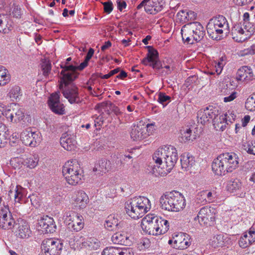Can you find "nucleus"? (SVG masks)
<instances>
[{
	"mask_svg": "<svg viewBox=\"0 0 255 255\" xmlns=\"http://www.w3.org/2000/svg\"><path fill=\"white\" fill-rule=\"evenodd\" d=\"M239 166V157L233 152H227L219 155L212 164L213 172L218 175L231 173Z\"/></svg>",
	"mask_w": 255,
	"mask_h": 255,
	"instance_id": "1",
	"label": "nucleus"
},
{
	"mask_svg": "<svg viewBox=\"0 0 255 255\" xmlns=\"http://www.w3.org/2000/svg\"><path fill=\"white\" fill-rule=\"evenodd\" d=\"M142 230L149 235L157 236L163 234L169 230V223L154 214L146 215L141 222Z\"/></svg>",
	"mask_w": 255,
	"mask_h": 255,
	"instance_id": "2",
	"label": "nucleus"
},
{
	"mask_svg": "<svg viewBox=\"0 0 255 255\" xmlns=\"http://www.w3.org/2000/svg\"><path fill=\"white\" fill-rule=\"evenodd\" d=\"M156 161H161V159H164L161 170L160 172L161 176H164L169 173L174 167L178 159L176 149L172 145H166L158 148L155 151Z\"/></svg>",
	"mask_w": 255,
	"mask_h": 255,
	"instance_id": "3",
	"label": "nucleus"
},
{
	"mask_svg": "<svg viewBox=\"0 0 255 255\" xmlns=\"http://www.w3.org/2000/svg\"><path fill=\"white\" fill-rule=\"evenodd\" d=\"M150 208V202L144 196L134 197L127 201L125 204L127 214L134 219L142 217Z\"/></svg>",
	"mask_w": 255,
	"mask_h": 255,
	"instance_id": "4",
	"label": "nucleus"
},
{
	"mask_svg": "<svg viewBox=\"0 0 255 255\" xmlns=\"http://www.w3.org/2000/svg\"><path fill=\"white\" fill-rule=\"evenodd\" d=\"M162 209L171 212H179L186 207V200L181 193L172 191L166 192L160 198Z\"/></svg>",
	"mask_w": 255,
	"mask_h": 255,
	"instance_id": "5",
	"label": "nucleus"
},
{
	"mask_svg": "<svg viewBox=\"0 0 255 255\" xmlns=\"http://www.w3.org/2000/svg\"><path fill=\"white\" fill-rule=\"evenodd\" d=\"M209 36L213 39L218 40L230 32L229 24L227 18L219 15L210 19L207 25Z\"/></svg>",
	"mask_w": 255,
	"mask_h": 255,
	"instance_id": "6",
	"label": "nucleus"
},
{
	"mask_svg": "<svg viewBox=\"0 0 255 255\" xmlns=\"http://www.w3.org/2000/svg\"><path fill=\"white\" fill-rule=\"evenodd\" d=\"M181 33L183 41L187 44H193L200 41L205 35V30L198 22L187 23L182 26Z\"/></svg>",
	"mask_w": 255,
	"mask_h": 255,
	"instance_id": "7",
	"label": "nucleus"
},
{
	"mask_svg": "<svg viewBox=\"0 0 255 255\" xmlns=\"http://www.w3.org/2000/svg\"><path fill=\"white\" fill-rule=\"evenodd\" d=\"M62 173L67 183L75 186L80 184L84 175L80 166L76 161H68L63 166Z\"/></svg>",
	"mask_w": 255,
	"mask_h": 255,
	"instance_id": "8",
	"label": "nucleus"
},
{
	"mask_svg": "<svg viewBox=\"0 0 255 255\" xmlns=\"http://www.w3.org/2000/svg\"><path fill=\"white\" fill-rule=\"evenodd\" d=\"M71 60V57H68L65 62H63L60 64V67L62 69L60 72L59 80L61 88L63 84H67L69 82L73 81L79 75V73L75 72V66L69 63Z\"/></svg>",
	"mask_w": 255,
	"mask_h": 255,
	"instance_id": "9",
	"label": "nucleus"
},
{
	"mask_svg": "<svg viewBox=\"0 0 255 255\" xmlns=\"http://www.w3.org/2000/svg\"><path fill=\"white\" fill-rule=\"evenodd\" d=\"M64 222L68 228L72 231L79 232L84 227L83 217L73 211L66 213Z\"/></svg>",
	"mask_w": 255,
	"mask_h": 255,
	"instance_id": "10",
	"label": "nucleus"
},
{
	"mask_svg": "<svg viewBox=\"0 0 255 255\" xmlns=\"http://www.w3.org/2000/svg\"><path fill=\"white\" fill-rule=\"evenodd\" d=\"M216 214L215 208L211 206H205L200 210L197 218L201 226H211L215 223Z\"/></svg>",
	"mask_w": 255,
	"mask_h": 255,
	"instance_id": "11",
	"label": "nucleus"
},
{
	"mask_svg": "<svg viewBox=\"0 0 255 255\" xmlns=\"http://www.w3.org/2000/svg\"><path fill=\"white\" fill-rule=\"evenodd\" d=\"M73 248L75 250L86 249L88 250H95L100 246V242L95 238H85L82 236L78 235L74 237Z\"/></svg>",
	"mask_w": 255,
	"mask_h": 255,
	"instance_id": "12",
	"label": "nucleus"
},
{
	"mask_svg": "<svg viewBox=\"0 0 255 255\" xmlns=\"http://www.w3.org/2000/svg\"><path fill=\"white\" fill-rule=\"evenodd\" d=\"M3 116L7 121L13 123L20 122L25 117L23 110L15 104H10L6 108Z\"/></svg>",
	"mask_w": 255,
	"mask_h": 255,
	"instance_id": "13",
	"label": "nucleus"
},
{
	"mask_svg": "<svg viewBox=\"0 0 255 255\" xmlns=\"http://www.w3.org/2000/svg\"><path fill=\"white\" fill-rule=\"evenodd\" d=\"M248 26L247 28L242 23L235 24L231 30L233 39L237 42H243L249 38L254 31L250 24Z\"/></svg>",
	"mask_w": 255,
	"mask_h": 255,
	"instance_id": "14",
	"label": "nucleus"
},
{
	"mask_svg": "<svg viewBox=\"0 0 255 255\" xmlns=\"http://www.w3.org/2000/svg\"><path fill=\"white\" fill-rule=\"evenodd\" d=\"M62 248V244L60 241L51 238L44 240L41 245L44 255H59V252Z\"/></svg>",
	"mask_w": 255,
	"mask_h": 255,
	"instance_id": "15",
	"label": "nucleus"
},
{
	"mask_svg": "<svg viewBox=\"0 0 255 255\" xmlns=\"http://www.w3.org/2000/svg\"><path fill=\"white\" fill-rule=\"evenodd\" d=\"M69 82L67 84H63L62 87L59 89L62 90V93L65 98L67 99L71 103H78L80 102L78 88L72 83Z\"/></svg>",
	"mask_w": 255,
	"mask_h": 255,
	"instance_id": "16",
	"label": "nucleus"
},
{
	"mask_svg": "<svg viewBox=\"0 0 255 255\" xmlns=\"http://www.w3.org/2000/svg\"><path fill=\"white\" fill-rule=\"evenodd\" d=\"M15 221L10 213L9 208L4 206L0 210V228L9 230L14 227Z\"/></svg>",
	"mask_w": 255,
	"mask_h": 255,
	"instance_id": "17",
	"label": "nucleus"
},
{
	"mask_svg": "<svg viewBox=\"0 0 255 255\" xmlns=\"http://www.w3.org/2000/svg\"><path fill=\"white\" fill-rule=\"evenodd\" d=\"M20 138L23 144L31 147L36 146L41 140L38 134L32 131L30 128L26 129L21 133Z\"/></svg>",
	"mask_w": 255,
	"mask_h": 255,
	"instance_id": "18",
	"label": "nucleus"
},
{
	"mask_svg": "<svg viewBox=\"0 0 255 255\" xmlns=\"http://www.w3.org/2000/svg\"><path fill=\"white\" fill-rule=\"evenodd\" d=\"M172 243L173 247L179 250L186 249L191 244L189 235L181 232L174 235L172 240H169V244Z\"/></svg>",
	"mask_w": 255,
	"mask_h": 255,
	"instance_id": "19",
	"label": "nucleus"
},
{
	"mask_svg": "<svg viewBox=\"0 0 255 255\" xmlns=\"http://www.w3.org/2000/svg\"><path fill=\"white\" fill-rule=\"evenodd\" d=\"M255 74L251 67L244 66L240 67L237 72L236 79L238 81L247 84L253 81Z\"/></svg>",
	"mask_w": 255,
	"mask_h": 255,
	"instance_id": "20",
	"label": "nucleus"
},
{
	"mask_svg": "<svg viewBox=\"0 0 255 255\" xmlns=\"http://www.w3.org/2000/svg\"><path fill=\"white\" fill-rule=\"evenodd\" d=\"M89 202V197L82 190L75 192L72 197L71 204L75 208L82 209L85 208Z\"/></svg>",
	"mask_w": 255,
	"mask_h": 255,
	"instance_id": "21",
	"label": "nucleus"
},
{
	"mask_svg": "<svg viewBox=\"0 0 255 255\" xmlns=\"http://www.w3.org/2000/svg\"><path fill=\"white\" fill-rule=\"evenodd\" d=\"M218 198L217 193L215 189L202 190L198 193L197 200L202 204L213 203Z\"/></svg>",
	"mask_w": 255,
	"mask_h": 255,
	"instance_id": "22",
	"label": "nucleus"
},
{
	"mask_svg": "<svg viewBox=\"0 0 255 255\" xmlns=\"http://www.w3.org/2000/svg\"><path fill=\"white\" fill-rule=\"evenodd\" d=\"M149 135V132L145 125L141 123L136 126H134L132 128L130 136L135 141H140L146 138Z\"/></svg>",
	"mask_w": 255,
	"mask_h": 255,
	"instance_id": "23",
	"label": "nucleus"
},
{
	"mask_svg": "<svg viewBox=\"0 0 255 255\" xmlns=\"http://www.w3.org/2000/svg\"><path fill=\"white\" fill-rule=\"evenodd\" d=\"M59 92L53 93L49 100V106L53 112L58 115L65 113L64 107L59 101Z\"/></svg>",
	"mask_w": 255,
	"mask_h": 255,
	"instance_id": "24",
	"label": "nucleus"
},
{
	"mask_svg": "<svg viewBox=\"0 0 255 255\" xmlns=\"http://www.w3.org/2000/svg\"><path fill=\"white\" fill-rule=\"evenodd\" d=\"M61 146L68 151L75 150L77 147L75 136L68 133H64L60 140Z\"/></svg>",
	"mask_w": 255,
	"mask_h": 255,
	"instance_id": "25",
	"label": "nucleus"
},
{
	"mask_svg": "<svg viewBox=\"0 0 255 255\" xmlns=\"http://www.w3.org/2000/svg\"><path fill=\"white\" fill-rule=\"evenodd\" d=\"M15 227V233L18 238L26 239L30 237L31 231L28 224L25 221H18Z\"/></svg>",
	"mask_w": 255,
	"mask_h": 255,
	"instance_id": "26",
	"label": "nucleus"
},
{
	"mask_svg": "<svg viewBox=\"0 0 255 255\" xmlns=\"http://www.w3.org/2000/svg\"><path fill=\"white\" fill-rule=\"evenodd\" d=\"M215 116L216 110L213 107H209L205 109H201L197 114L198 122L202 125H205L210 120L214 118Z\"/></svg>",
	"mask_w": 255,
	"mask_h": 255,
	"instance_id": "27",
	"label": "nucleus"
},
{
	"mask_svg": "<svg viewBox=\"0 0 255 255\" xmlns=\"http://www.w3.org/2000/svg\"><path fill=\"white\" fill-rule=\"evenodd\" d=\"M38 226L42 232L46 233H53L55 231L56 225L52 218L48 216L42 217L38 221Z\"/></svg>",
	"mask_w": 255,
	"mask_h": 255,
	"instance_id": "28",
	"label": "nucleus"
},
{
	"mask_svg": "<svg viewBox=\"0 0 255 255\" xmlns=\"http://www.w3.org/2000/svg\"><path fill=\"white\" fill-rule=\"evenodd\" d=\"M148 63H150L149 65L154 69H159L160 68V63L158 61V52L153 48H149L147 57L143 59L142 63L147 65Z\"/></svg>",
	"mask_w": 255,
	"mask_h": 255,
	"instance_id": "29",
	"label": "nucleus"
},
{
	"mask_svg": "<svg viewBox=\"0 0 255 255\" xmlns=\"http://www.w3.org/2000/svg\"><path fill=\"white\" fill-rule=\"evenodd\" d=\"M226 63V57L225 56H221L219 60L211 63L210 71H208V73L210 75H214L216 73L217 75H219L222 73Z\"/></svg>",
	"mask_w": 255,
	"mask_h": 255,
	"instance_id": "30",
	"label": "nucleus"
},
{
	"mask_svg": "<svg viewBox=\"0 0 255 255\" xmlns=\"http://www.w3.org/2000/svg\"><path fill=\"white\" fill-rule=\"evenodd\" d=\"M112 164L109 160L105 158L102 159L93 168V171L97 175H101L109 172L112 169Z\"/></svg>",
	"mask_w": 255,
	"mask_h": 255,
	"instance_id": "31",
	"label": "nucleus"
},
{
	"mask_svg": "<svg viewBox=\"0 0 255 255\" xmlns=\"http://www.w3.org/2000/svg\"><path fill=\"white\" fill-rule=\"evenodd\" d=\"M129 237V235L126 232H117L112 236V241L114 244L128 246L131 243Z\"/></svg>",
	"mask_w": 255,
	"mask_h": 255,
	"instance_id": "32",
	"label": "nucleus"
},
{
	"mask_svg": "<svg viewBox=\"0 0 255 255\" xmlns=\"http://www.w3.org/2000/svg\"><path fill=\"white\" fill-rule=\"evenodd\" d=\"M180 162L182 168L185 171L189 170L195 165L194 157L190 153L185 152L181 155Z\"/></svg>",
	"mask_w": 255,
	"mask_h": 255,
	"instance_id": "33",
	"label": "nucleus"
},
{
	"mask_svg": "<svg viewBox=\"0 0 255 255\" xmlns=\"http://www.w3.org/2000/svg\"><path fill=\"white\" fill-rule=\"evenodd\" d=\"M226 116H217L213 119V123L214 128L217 130H224L228 125L226 121Z\"/></svg>",
	"mask_w": 255,
	"mask_h": 255,
	"instance_id": "34",
	"label": "nucleus"
},
{
	"mask_svg": "<svg viewBox=\"0 0 255 255\" xmlns=\"http://www.w3.org/2000/svg\"><path fill=\"white\" fill-rule=\"evenodd\" d=\"M228 238L223 234L214 236L211 239V245L214 248L222 247L227 245Z\"/></svg>",
	"mask_w": 255,
	"mask_h": 255,
	"instance_id": "35",
	"label": "nucleus"
},
{
	"mask_svg": "<svg viewBox=\"0 0 255 255\" xmlns=\"http://www.w3.org/2000/svg\"><path fill=\"white\" fill-rule=\"evenodd\" d=\"M117 216L114 214L109 215L105 224V227L109 231H115L119 229V222Z\"/></svg>",
	"mask_w": 255,
	"mask_h": 255,
	"instance_id": "36",
	"label": "nucleus"
},
{
	"mask_svg": "<svg viewBox=\"0 0 255 255\" xmlns=\"http://www.w3.org/2000/svg\"><path fill=\"white\" fill-rule=\"evenodd\" d=\"M10 74L8 70L3 66L0 65V86H3L10 81Z\"/></svg>",
	"mask_w": 255,
	"mask_h": 255,
	"instance_id": "37",
	"label": "nucleus"
},
{
	"mask_svg": "<svg viewBox=\"0 0 255 255\" xmlns=\"http://www.w3.org/2000/svg\"><path fill=\"white\" fill-rule=\"evenodd\" d=\"M22 191L23 188L21 186H17L13 191L11 190L9 191L8 195L9 196H14L15 202L22 203L23 198Z\"/></svg>",
	"mask_w": 255,
	"mask_h": 255,
	"instance_id": "38",
	"label": "nucleus"
},
{
	"mask_svg": "<svg viewBox=\"0 0 255 255\" xmlns=\"http://www.w3.org/2000/svg\"><path fill=\"white\" fill-rule=\"evenodd\" d=\"M242 188V183L241 181L238 179L229 181L227 185L228 190L232 193L236 192L237 191L241 190Z\"/></svg>",
	"mask_w": 255,
	"mask_h": 255,
	"instance_id": "39",
	"label": "nucleus"
},
{
	"mask_svg": "<svg viewBox=\"0 0 255 255\" xmlns=\"http://www.w3.org/2000/svg\"><path fill=\"white\" fill-rule=\"evenodd\" d=\"M8 95L12 101L19 99L22 96V92L19 87L14 86L9 90Z\"/></svg>",
	"mask_w": 255,
	"mask_h": 255,
	"instance_id": "40",
	"label": "nucleus"
},
{
	"mask_svg": "<svg viewBox=\"0 0 255 255\" xmlns=\"http://www.w3.org/2000/svg\"><path fill=\"white\" fill-rule=\"evenodd\" d=\"M181 138L182 141L186 142L195 139V137L192 134L191 129L190 128H187L181 130Z\"/></svg>",
	"mask_w": 255,
	"mask_h": 255,
	"instance_id": "41",
	"label": "nucleus"
},
{
	"mask_svg": "<svg viewBox=\"0 0 255 255\" xmlns=\"http://www.w3.org/2000/svg\"><path fill=\"white\" fill-rule=\"evenodd\" d=\"M153 160L154 161L155 165L154 167L152 169V172L156 176H160V173L159 172L162 169L161 166H162V164H164V159L162 158L161 159V161L159 160V161L157 162L155 158L154 152L153 155Z\"/></svg>",
	"mask_w": 255,
	"mask_h": 255,
	"instance_id": "42",
	"label": "nucleus"
},
{
	"mask_svg": "<svg viewBox=\"0 0 255 255\" xmlns=\"http://www.w3.org/2000/svg\"><path fill=\"white\" fill-rule=\"evenodd\" d=\"M41 67L43 72V75L47 77L51 72V64L49 60L44 59L41 64Z\"/></svg>",
	"mask_w": 255,
	"mask_h": 255,
	"instance_id": "43",
	"label": "nucleus"
},
{
	"mask_svg": "<svg viewBox=\"0 0 255 255\" xmlns=\"http://www.w3.org/2000/svg\"><path fill=\"white\" fill-rule=\"evenodd\" d=\"M24 160V165L30 169L35 168L38 162V159L34 156L27 158Z\"/></svg>",
	"mask_w": 255,
	"mask_h": 255,
	"instance_id": "44",
	"label": "nucleus"
},
{
	"mask_svg": "<svg viewBox=\"0 0 255 255\" xmlns=\"http://www.w3.org/2000/svg\"><path fill=\"white\" fill-rule=\"evenodd\" d=\"M24 158L21 157H16L12 158L10 160L11 165L16 168H20L22 165H24Z\"/></svg>",
	"mask_w": 255,
	"mask_h": 255,
	"instance_id": "45",
	"label": "nucleus"
},
{
	"mask_svg": "<svg viewBox=\"0 0 255 255\" xmlns=\"http://www.w3.org/2000/svg\"><path fill=\"white\" fill-rule=\"evenodd\" d=\"M252 244V242L248 237L247 232H245L242 236L241 237L239 241V245L240 247L245 249L248 247Z\"/></svg>",
	"mask_w": 255,
	"mask_h": 255,
	"instance_id": "46",
	"label": "nucleus"
},
{
	"mask_svg": "<svg viewBox=\"0 0 255 255\" xmlns=\"http://www.w3.org/2000/svg\"><path fill=\"white\" fill-rule=\"evenodd\" d=\"M243 149L248 153L255 155V141H248L243 144Z\"/></svg>",
	"mask_w": 255,
	"mask_h": 255,
	"instance_id": "47",
	"label": "nucleus"
},
{
	"mask_svg": "<svg viewBox=\"0 0 255 255\" xmlns=\"http://www.w3.org/2000/svg\"><path fill=\"white\" fill-rule=\"evenodd\" d=\"M151 3L152 2L149 1L148 2H146L145 5V11L146 13L150 14H155L159 10V8H157L154 5H152Z\"/></svg>",
	"mask_w": 255,
	"mask_h": 255,
	"instance_id": "48",
	"label": "nucleus"
},
{
	"mask_svg": "<svg viewBox=\"0 0 255 255\" xmlns=\"http://www.w3.org/2000/svg\"><path fill=\"white\" fill-rule=\"evenodd\" d=\"M7 21L3 15L0 14V32L8 33L10 31L9 28H6Z\"/></svg>",
	"mask_w": 255,
	"mask_h": 255,
	"instance_id": "49",
	"label": "nucleus"
},
{
	"mask_svg": "<svg viewBox=\"0 0 255 255\" xmlns=\"http://www.w3.org/2000/svg\"><path fill=\"white\" fill-rule=\"evenodd\" d=\"M245 107L250 111H255V99L252 95L247 99Z\"/></svg>",
	"mask_w": 255,
	"mask_h": 255,
	"instance_id": "50",
	"label": "nucleus"
},
{
	"mask_svg": "<svg viewBox=\"0 0 255 255\" xmlns=\"http://www.w3.org/2000/svg\"><path fill=\"white\" fill-rule=\"evenodd\" d=\"M5 126L0 123V148L4 147L6 144V140L3 133L5 132Z\"/></svg>",
	"mask_w": 255,
	"mask_h": 255,
	"instance_id": "51",
	"label": "nucleus"
},
{
	"mask_svg": "<svg viewBox=\"0 0 255 255\" xmlns=\"http://www.w3.org/2000/svg\"><path fill=\"white\" fill-rule=\"evenodd\" d=\"M170 97L163 93H160L158 95L157 101L164 107L168 103L170 100Z\"/></svg>",
	"mask_w": 255,
	"mask_h": 255,
	"instance_id": "52",
	"label": "nucleus"
},
{
	"mask_svg": "<svg viewBox=\"0 0 255 255\" xmlns=\"http://www.w3.org/2000/svg\"><path fill=\"white\" fill-rule=\"evenodd\" d=\"M189 13H194V12L191 11L186 12L181 10L177 13V17L181 22H185L187 20V15H189Z\"/></svg>",
	"mask_w": 255,
	"mask_h": 255,
	"instance_id": "53",
	"label": "nucleus"
},
{
	"mask_svg": "<svg viewBox=\"0 0 255 255\" xmlns=\"http://www.w3.org/2000/svg\"><path fill=\"white\" fill-rule=\"evenodd\" d=\"M242 24H243L245 27H246L247 28L248 27V26L249 24L250 25V26L251 27L252 30L254 31L255 30V26L254 24L250 22V14L248 12H245L243 15V22L242 23Z\"/></svg>",
	"mask_w": 255,
	"mask_h": 255,
	"instance_id": "54",
	"label": "nucleus"
},
{
	"mask_svg": "<svg viewBox=\"0 0 255 255\" xmlns=\"http://www.w3.org/2000/svg\"><path fill=\"white\" fill-rule=\"evenodd\" d=\"M221 116H226V121H227V123H228V124L229 123H232L236 118V115L233 110H229Z\"/></svg>",
	"mask_w": 255,
	"mask_h": 255,
	"instance_id": "55",
	"label": "nucleus"
},
{
	"mask_svg": "<svg viewBox=\"0 0 255 255\" xmlns=\"http://www.w3.org/2000/svg\"><path fill=\"white\" fill-rule=\"evenodd\" d=\"M29 200H30L31 205L35 208H37L39 206L40 199L39 197L36 195L32 194L30 195L27 199V202H28Z\"/></svg>",
	"mask_w": 255,
	"mask_h": 255,
	"instance_id": "56",
	"label": "nucleus"
},
{
	"mask_svg": "<svg viewBox=\"0 0 255 255\" xmlns=\"http://www.w3.org/2000/svg\"><path fill=\"white\" fill-rule=\"evenodd\" d=\"M104 6V11L107 14L110 13L113 10V4L111 1L102 3Z\"/></svg>",
	"mask_w": 255,
	"mask_h": 255,
	"instance_id": "57",
	"label": "nucleus"
},
{
	"mask_svg": "<svg viewBox=\"0 0 255 255\" xmlns=\"http://www.w3.org/2000/svg\"><path fill=\"white\" fill-rule=\"evenodd\" d=\"M248 234V237L252 242V243L255 242V226H253L249 230Z\"/></svg>",
	"mask_w": 255,
	"mask_h": 255,
	"instance_id": "58",
	"label": "nucleus"
},
{
	"mask_svg": "<svg viewBox=\"0 0 255 255\" xmlns=\"http://www.w3.org/2000/svg\"><path fill=\"white\" fill-rule=\"evenodd\" d=\"M115 247L106 248L102 252V255H115Z\"/></svg>",
	"mask_w": 255,
	"mask_h": 255,
	"instance_id": "59",
	"label": "nucleus"
},
{
	"mask_svg": "<svg viewBox=\"0 0 255 255\" xmlns=\"http://www.w3.org/2000/svg\"><path fill=\"white\" fill-rule=\"evenodd\" d=\"M22 14L21 9L18 6H15L12 11V15L16 18L20 17Z\"/></svg>",
	"mask_w": 255,
	"mask_h": 255,
	"instance_id": "60",
	"label": "nucleus"
},
{
	"mask_svg": "<svg viewBox=\"0 0 255 255\" xmlns=\"http://www.w3.org/2000/svg\"><path fill=\"white\" fill-rule=\"evenodd\" d=\"M237 92L233 91L231 93V94L229 96L224 97L223 101L225 103L230 102L237 98Z\"/></svg>",
	"mask_w": 255,
	"mask_h": 255,
	"instance_id": "61",
	"label": "nucleus"
},
{
	"mask_svg": "<svg viewBox=\"0 0 255 255\" xmlns=\"http://www.w3.org/2000/svg\"><path fill=\"white\" fill-rule=\"evenodd\" d=\"M119 71H120V68H119L115 69L111 71L108 74L103 75L101 77V78L102 79H107L109 78L110 77H111L112 76L114 75V74L118 73L119 72Z\"/></svg>",
	"mask_w": 255,
	"mask_h": 255,
	"instance_id": "62",
	"label": "nucleus"
},
{
	"mask_svg": "<svg viewBox=\"0 0 255 255\" xmlns=\"http://www.w3.org/2000/svg\"><path fill=\"white\" fill-rule=\"evenodd\" d=\"M118 8L121 11L127 6V3L125 0H117Z\"/></svg>",
	"mask_w": 255,
	"mask_h": 255,
	"instance_id": "63",
	"label": "nucleus"
},
{
	"mask_svg": "<svg viewBox=\"0 0 255 255\" xmlns=\"http://www.w3.org/2000/svg\"><path fill=\"white\" fill-rule=\"evenodd\" d=\"M121 251V255H133V253L130 248H122Z\"/></svg>",
	"mask_w": 255,
	"mask_h": 255,
	"instance_id": "64",
	"label": "nucleus"
}]
</instances>
